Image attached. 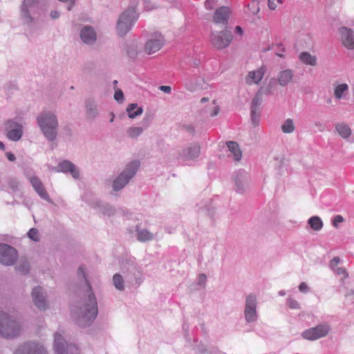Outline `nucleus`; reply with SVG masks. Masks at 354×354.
<instances>
[{"instance_id":"obj_27","label":"nucleus","mask_w":354,"mask_h":354,"mask_svg":"<svg viewBox=\"0 0 354 354\" xmlns=\"http://www.w3.org/2000/svg\"><path fill=\"white\" fill-rule=\"evenodd\" d=\"M265 73V69L263 68H259L257 71H250L249 72L247 77H246V82L249 84H259Z\"/></svg>"},{"instance_id":"obj_28","label":"nucleus","mask_w":354,"mask_h":354,"mask_svg":"<svg viewBox=\"0 0 354 354\" xmlns=\"http://www.w3.org/2000/svg\"><path fill=\"white\" fill-rule=\"evenodd\" d=\"M335 131L343 139H348L352 133L349 126L345 122H338L335 124Z\"/></svg>"},{"instance_id":"obj_25","label":"nucleus","mask_w":354,"mask_h":354,"mask_svg":"<svg viewBox=\"0 0 354 354\" xmlns=\"http://www.w3.org/2000/svg\"><path fill=\"white\" fill-rule=\"evenodd\" d=\"M294 73L291 69H285L279 72L277 81L281 86H287L292 80Z\"/></svg>"},{"instance_id":"obj_13","label":"nucleus","mask_w":354,"mask_h":354,"mask_svg":"<svg viewBox=\"0 0 354 354\" xmlns=\"http://www.w3.org/2000/svg\"><path fill=\"white\" fill-rule=\"evenodd\" d=\"M6 137L12 141H19L23 136V126L14 120H7L3 125Z\"/></svg>"},{"instance_id":"obj_44","label":"nucleus","mask_w":354,"mask_h":354,"mask_svg":"<svg viewBox=\"0 0 354 354\" xmlns=\"http://www.w3.org/2000/svg\"><path fill=\"white\" fill-rule=\"evenodd\" d=\"M127 53L129 57L132 59L136 58L138 54L137 46L134 44L129 46L128 47Z\"/></svg>"},{"instance_id":"obj_33","label":"nucleus","mask_w":354,"mask_h":354,"mask_svg":"<svg viewBox=\"0 0 354 354\" xmlns=\"http://www.w3.org/2000/svg\"><path fill=\"white\" fill-rule=\"evenodd\" d=\"M144 131V127L131 126L127 128L126 135L130 139L137 140Z\"/></svg>"},{"instance_id":"obj_12","label":"nucleus","mask_w":354,"mask_h":354,"mask_svg":"<svg viewBox=\"0 0 354 354\" xmlns=\"http://www.w3.org/2000/svg\"><path fill=\"white\" fill-rule=\"evenodd\" d=\"M120 269L124 274H127L128 277L132 276L136 283H140V278L142 272L140 266L133 260L131 259H123L120 262Z\"/></svg>"},{"instance_id":"obj_56","label":"nucleus","mask_w":354,"mask_h":354,"mask_svg":"<svg viewBox=\"0 0 354 354\" xmlns=\"http://www.w3.org/2000/svg\"><path fill=\"white\" fill-rule=\"evenodd\" d=\"M9 185L12 189H17L19 187V183L15 179H11L9 181Z\"/></svg>"},{"instance_id":"obj_53","label":"nucleus","mask_w":354,"mask_h":354,"mask_svg":"<svg viewBox=\"0 0 354 354\" xmlns=\"http://www.w3.org/2000/svg\"><path fill=\"white\" fill-rule=\"evenodd\" d=\"M299 290L305 293L309 291V287L305 282H301L299 286Z\"/></svg>"},{"instance_id":"obj_47","label":"nucleus","mask_w":354,"mask_h":354,"mask_svg":"<svg viewBox=\"0 0 354 354\" xmlns=\"http://www.w3.org/2000/svg\"><path fill=\"white\" fill-rule=\"evenodd\" d=\"M217 0H206L205 2V7L207 10H213L214 7L217 5Z\"/></svg>"},{"instance_id":"obj_3","label":"nucleus","mask_w":354,"mask_h":354,"mask_svg":"<svg viewBox=\"0 0 354 354\" xmlns=\"http://www.w3.org/2000/svg\"><path fill=\"white\" fill-rule=\"evenodd\" d=\"M37 120L47 140L55 141L58 131V120L55 114L50 111L43 112L38 115Z\"/></svg>"},{"instance_id":"obj_51","label":"nucleus","mask_w":354,"mask_h":354,"mask_svg":"<svg viewBox=\"0 0 354 354\" xmlns=\"http://www.w3.org/2000/svg\"><path fill=\"white\" fill-rule=\"evenodd\" d=\"M335 272L339 275L343 274L344 277H347L348 274L346 272V270L344 268L336 267L335 270H333Z\"/></svg>"},{"instance_id":"obj_4","label":"nucleus","mask_w":354,"mask_h":354,"mask_svg":"<svg viewBox=\"0 0 354 354\" xmlns=\"http://www.w3.org/2000/svg\"><path fill=\"white\" fill-rule=\"evenodd\" d=\"M23 330L20 320L14 315L0 313V335L6 338L18 337Z\"/></svg>"},{"instance_id":"obj_58","label":"nucleus","mask_w":354,"mask_h":354,"mask_svg":"<svg viewBox=\"0 0 354 354\" xmlns=\"http://www.w3.org/2000/svg\"><path fill=\"white\" fill-rule=\"evenodd\" d=\"M200 354H212V352L209 351L205 346H201L199 348Z\"/></svg>"},{"instance_id":"obj_19","label":"nucleus","mask_w":354,"mask_h":354,"mask_svg":"<svg viewBox=\"0 0 354 354\" xmlns=\"http://www.w3.org/2000/svg\"><path fill=\"white\" fill-rule=\"evenodd\" d=\"M232 10L227 6H221L216 9L213 15V21L216 24H221L227 28Z\"/></svg>"},{"instance_id":"obj_14","label":"nucleus","mask_w":354,"mask_h":354,"mask_svg":"<svg viewBox=\"0 0 354 354\" xmlns=\"http://www.w3.org/2000/svg\"><path fill=\"white\" fill-rule=\"evenodd\" d=\"M330 330L329 324L326 323L321 324L306 330L302 333L301 336L306 339L313 341L326 336Z\"/></svg>"},{"instance_id":"obj_60","label":"nucleus","mask_w":354,"mask_h":354,"mask_svg":"<svg viewBox=\"0 0 354 354\" xmlns=\"http://www.w3.org/2000/svg\"><path fill=\"white\" fill-rule=\"evenodd\" d=\"M50 17L53 19H57L59 17V13L57 10H52L50 13Z\"/></svg>"},{"instance_id":"obj_39","label":"nucleus","mask_w":354,"mask_h":354,"mask_svg":"<svg viewBox=\"0 0 354 354\" xmlns=\"http://www.w3.org/2000/svg\"><path fill=\"white\" fill-rule=\"evenodd\" d=\"M308 223L315 231H319L323 227L322 219L317 216L310 217L308 221Z\"/></svg>"},{"instance_id":"obj_48","label":"nucleus","mask_w":354,"mask_h":354,"mask_svg":"<svg viewBox=\"0 0 354 354\" xmlns=\"http://www.w3.org/2000/svg\"><path fill=\"white\" fill-rule=\"evenodd\" d=\"M282 3V0H268V6L271 10H275L277 6Z\"/></svg>"},{"instance_id":"obj_50","label":"nucleus","mask_w":354,"mask_h":354,"mask_svg":"<svg viewBox=\"0 0 354 354\" xmlns=\"http://www.w3.org/2000/svg\"><path fill=\"white\" fill-rule=\"evenodd\" d=\"M207 281V277L205 274H201L198 278V284L205 287Z\"/></svg>"},{"instance_id":"obj_1","label":"nucleus","mask_w":354,"mask_h":354,"mask_svg":"<svg viewBox=\"0 0 354 354\" xmlns=\"http://www.w3.org/2000/svg\"><path fill=\"white\" fill-rule=\"evenodd\" d=\"M77 275L81 288L85 292V296L73 310V316L77 324L81 327H86L90 326L97 315V300L82 267L78 269Z\"/></svg>"},{"instance_id":"obj_29","label":"nucleus","mask_w":354,"mask_h":354,"mask_svg":"<svg viewBox=\"0 0 354 354\" xmlns=\"http://www.w3.org/2000/svg\"><path fill=\"white\" fill-rule=\"evenodd\" d=\"M100 212L104 215L111 216L115 214V209L109 204L103 203L102 202H97L94 206Z\"/></svg>"},{"instance_id":"obj_2","label":"nucleus","mask_w":354,"mask_h":354,"mask_svg":"<svg viewBox=\"0 0 354 354\" xmlns=\"http://www.w3.org/2000/svg\"><path fill=\"white\" fill-rule=\"evenodd\" d=\"M40 0H24L20 6V18L24 24L32 26L44 15Z\"/></svg>"},{"instance_id":"obj_7","label":"nucleus","mask_w":354,"mask_h":354,"mask_svg":"<svg viewBox=\"0 0 354 354\" xmlns=\"http://www.w3.org/2000/svg\"><path fill=\"white\" fill-rule=\"evenodd\" d=\"M257 304V297L254 294L250 293L246 296L244 317L247 323H254L258 319Z\"/></svg>"},{"instance_id":"obj_46","label":"nucleus","mask_w":354,"mask_h":354,"mask_svg":"<svg viewBox=\"0 0 354 354\" xmlns=\"http://www.w3.org/2000/svg\"><path fill=\"white\" fill-rule=\"evenodd\" d=\"M260 112H251V121L254 127L258 126L259 123Z\"/></svg>"},{"instance_id":"obj_26","label":"nucleus","mask_w":354,"mask_h":354,"mask_svg":"<svg viewBox=\"0 0 354 354\" xmlns=\"http://www.w3.org/2000/svg\"><path fill=\"white\" fill-rule=\"evenodd\" d=\"M85 109H86V117L88 119L93 120L99 114L97 104L93 100L88 99L85 102Z\"/></svg>"},{"instance_id":"obj_32","label":"nucleus","mask_w":354,"mask_h":354,"mask_svg":"<svg viewBox=\"0 0 354 354\" xmlns=\"http://www.w3.org/2000/svg\"><path fill=\"white\" fill-rule=\"evenodd\" d=\"M136 234L137 240L141 242L151 241L154 238V235L147 229L138 228Z\"/></svg>"},{"instance_id":"obj_63","label":"nucleus","mask_w":354,"mask_h":354,"mask_svg":"<svg viewBox=\"0 0 354 354\" xmlns=\"http://www.w3.org/2000/svg\"><path fill=\"white\" fill-rule=\"evenodd\" d=\"M218 111H219V107L218 106H216L214 109V111L213 112H212L210 113L211 116H216L218 113Z\"/></svg>"},{"instance_id":"obj_42","label":"nucleus","mask_w":354,"mask_h":354,"mask_svg":"<svg viewBox=\"0 0 354 354\" xmlns=\"http://www.w3.org/2000/svg\"><path fill=\"white\" fill-rule=\"evenodd\" d=\"M28 236L34 241H39L40 239L39 231L36 228H31L28 232Z\"/></svg>"},{"instance_id":"obj_20","label":"nucleus","mask_w":354,"mask_h":354,"mask_svg":"<svg viewBox=\"0 0 354 354\" xmlns=\"http://www.w3.org/2000/svg\"><path fill=\"white\" fill-rule=\"evenodd\" d=\"M55 172L69 173L75 179H79L80 171L71 161L65 160L59 162L57 166L53 169Z\"/></svg>"},{"instance_id":"obj_45","label":"nucleus","mask_w":354,"mask_h":354,"mask_svg":"<svg viewBox=\"0 0 354 354\" xmlns=\"http://www.w3.org/2000/svg\"><path fill=\"white\" fill-rule=\"evenodd\" d=\"M152 115L146 114L142 120V127H144V130L146 129L151 124L152 120Z\"/></svg>"},{"instance_id":"obj_54","label":"nucleus","mask_w":354,"mask_h":354,"mask_svg":"<svg viewBox=\"0 0 354 354\" xmlns=\"http://www.w3.org/2000/svg\"><path fill=\"white\" fill-rule=\"evenodd\" d=\"M183 129L192 135H194L195 133V128L194 126L191 124L184 125Z\"/></svg>"},{"instance_id":"obj_61","label":"nucleus","mask_w":354,"mask_h":354,"mask_svg":"<svg viewBox=\"0 0 354 354\" xmlns=\"http://www.w3.org/2000/svg\"><path fill=\"white\" fill-rule=\"evenodd\" d=\"M6 157L10 161H14L16 159L15 155L11 152H7Z\"/></svg>"},{"instance_id":"obj_37","label":"nucleus","mask_w":354,"mask_h":354,"mask_svg":"<svg viewBox=\"0 0 354 354\" xmlns=\"http://www.w3.org/2000/svg\"><path fill=\"white\" fill-rule=\"evenodd\" d=\"M348 91V85L347 84H341L335 87L334 96L337 100L344 97V95Z\"/></svg>"},{"instance_id":"obj_41","label":"nucleus","mask_w":354,"mask_h":354,"mask_svg":"<svg viewBox=\"0 0 354 354\" xmlns=\"http://www.w3.org/2000/svg\"><path fill=\"white\" fill-rule=\"evenodd\" d=\"M276 84V81L274 78L271 79L266 88H263V95H272L273 93L272 89Z\"/></svg>"},{"instance_id":"obj_17","label":"nucleus","mask_w":354,"mask_h":354,"mask_svg":"<svg viewBox=\"0 0 354 354\" xmlns=\"http://www.w3.org/2000/svg\"><path fill=\"white\" fill-rule=\"evenodd\" d=\"M165 39L163 36L160 33H155L148 39L145 45V52L151 55L158 51L164 45Z\"/></svg>"},{"instance_id":"obj_52","label":"nucleus","mask_w":354,"mask_h":354,"mask_svg":"<svg viewBox=\"0 0 354 354\" xmlns=\"http://www.w3.org/2000/svg\"><path fill=\"white\" fill-rule=\"evenodd\" d=\"M340 259L338 257H335L330 263V266L333 270H335V268L337 267V264L339 263Z\"/></svg>"},{"instance_id":"obj_49","label":"nucleus","mask_w":354,"mask_h":354,"mask_svg":"<svg viewBox=\"0 0 354 354\" xmlns=\"http://www.w3.org/2000/svg\"><path fill=\"white\" fill-rule=\"evenodd\" d=\"M114 99L118 102H122L124 100V94L121 89H117L115 91Z\"/></svg>"},{"instance_id":"obj_18","label":"nucleus","mask_w":354,"mask_h":354,"mask_svg":"<svg viewBox=\"0 0 354 354\" xmlns=\"http://www.w3.org/2000/svg\"><path fill=\"white\" fill-rule=\"evenodd\" d=\"M201 153V147L199 145L191 144L178 151V158L183 161L194 160L196 159Z\"/></svg>"},{"instance_id":"obj_38","label":"nucleus","mask_w":354,"mask_h":354,"mask_svg":"<svg viewBox=\"0 0 354 354\" xmlns=\"http://www.w3.org/2000/svg\"><path fill=\"white\" fill-rule=\"evenodd\" d=\"M113 284L119 291H124L125 289L124 278L120 274L116 273L113 275Z\"/></svg>"},{"instance_id":"obj_31","label":"nucleus","mask_w":354,"mask_h":354,"mask_svg":"<svg viewBox=\"0 0 354 354\" xmlns=\"http://www.w3.org/2000/svg\"><path fill=\"white\" fill-rule=\"evenodd\" d=\"M226 145L229 151L233 154L234 160H240L242 157V152L239 149L238 143L234 141H228Z\"/></svg>"},{"instance_id":"obj_57","label":"nucleus","mask_w":354,"mask_h":354,"mask_svg":"<svg viewBox=\"0 0 354 354\" xmlns=\"http://www.w3.org/2000/svg\"><path fill=\"white\" fill-rule=\"evenodd\" d=\"M314 125L320 132H323L325 129V126L319 121L315 122Z\"/></svg>"},{"instance_id":"obj_5","label":"nucleus","mask_w":354,"mask_h":354,"mask_svg":"<svg viewBox=\"0 0 354 354\" xmlns=\"http://www.w3.org/2000/svg\"><path fill=\"white\" fill-rule=\"evenodd\" d=\"M140 165V161L137 160L128 162L122 171L113 179L112 183L113 192H121L135 177Z\"/></svg>"},{"instance_id":"obj_22","label":"nucleus","mask_w":354,"mask_h":354,"mask_svg":"<svg viewBox=\"0 0 354 354\" xmlns=\"http://www.w3.org/2000/svg\"><path fill=\"white\" fill-rule=\"evenodd\" d=\"M342 44L348 49H354V32L348 28H339Z\"/></svg>"},{"instance_id":"obj_62","label":"nucleus","mask_w":354,"mask_h":354,"mask_svg":"<svg viewBox=\"0 0 354 354\" xmlns=\"http://www.w3.org/2000/svg\"><path fill=\"white\" fill-rule=\"evenodd\" d=\"M201 64V61L198 59H194L192 60V62L191 63V65L194 66V67H197L200 65Z\"/></svg>"},{"instance_id":"obj_10","label":"nucleus","mask_w":354,"mask_h":354,"mask_svg":"<svg viewBox=\"0 0 354 354\" xmlns=\"http://www.w3.org/2000/svg\"><path fill=\"white\" fill-rule=\"evenodd\" d=\"M18 259V252L12 246L6 244H0V263L6 266H10L15 263Z\"/></svg>"},{"instance_id":"obj_16","label":"nucleus","mask_w":354,"mask_h":354,"mask_svg":"<svg viewBox=\"0 0 354 354\" xmlns=\"http://www.w3.org/2000/svg\"><path fill=\"white\" fill-rule=\"evenodd\" d=\"M235 191L241 194L245 192L250 183V177L248 173L243 170L237 171L234 176Z\"/></svg>"},{"instance_id":"obj_11","label":"nucleus","mask_w":354,"mask_h":354,"mask_svg":"<svg viewBox=\"0 0 354 354\" xmlns=\"http://www.w3.org/2000/svg\"><path fill=\"white\" fill-rule=\"evenodd\" d=\"M54 349L56 354H78L79 351L75 345L68 344L59 333L54 335Z\"/></svg>"},{"instance_id":"obj_43","label":"nucleus","mask_w":354,"mask_h":354,"mask_svg":"<svg viewBox=\"0 0 354 354\" xmlns=\"http://www.w3.org/2000/svg\"><path fill=\"white\" fill-rule=\"evenodd\" d=\"M286 305L290 308V309H295V310H298V309H300L301 308V306L299 304V303L292 299V298H288L287 300H286Z\"/></svg>"},{"instance_id":"obj_59","label":"nucleus","mask_w":354,"mask_h":354,"mask_svg":"<svg viewBox=\"0 0 354 354\" xmlns=\"http://www.w3.org/2000/svg\"><path fill=\"white\" fill-rule=\"evenodd\" d=\"M159 89L163 91L165 93H170L171 91V88L169 86H160Z\"/></svg>"},{"instance_id":"obj_24","label":"nucleus","mask_w":354,"mask_h":354,"mask_svg":"<svg viewBox=\"0 0 354 354\" xmlns=\"http://www.w3.org/2000/svg\"><path fill=\"white\" fill-rule=\"evenodd\" d=\"M203 82L204 80L200 77L187 76L183 80V86L187 91L194 92L203 88Z\"/></svg>"},{"instance_id":"obj_21","label":"nucleus","mask_w":354,"mask_h":354,"mask_svg":"<svg viewBox=\"0 0 354 354\" xmlns=\"http://www.w3.org/2000/svg\"><path fill=\"white\" fill-rule=\"evenodd\" d=\"M81 41L88 46L93 45L97 41V32L93 26L85 25L80 31Z\"/></svg>"},{"instance_id":"obj_40","label":"nucleus","mask_w":354,"mask_h":354,"mask_svg":"<svg viewBox=\"0 0 354 354\" xmlns=\"http://www.w3.org/2000/svg\"><path fill=\"white\" fill-rule=\"evenodd\" d=\"M295 129L294 122L290 118L286 120L281 125V130L285 133H291L295 131Z\"/></svg>"},{"instance_id":"obj_35","label":"nucleus","mask_w":354,"mask_h":354,"mask_svg":"<svg viewBox=\"0 0 354 354\" xmlns=\"http://www.w3.org/2000/svg\"><path fill=\"white\" fill-rule=\"evenodd\" d=\"M299 58L301 62L306 65L316 66L317 65V57L310 55L308 52H302L300 53Z\"/></svg>"},{"instance_id":"obj_8","label":"nucleus","mask_w":354,"mask_h":354,"mask_svg":"<svg viewBox=\"0 0 354 354\" xmlns=\"http://www.w3.org/2000/svg\"><path fill=\"white\" fill-rule=\"evenodd\" d=\"M233 36L230 30L225 28L222 31L212 32L211 35V44L217 49H223L227 47Z\"/></svg>"},{"instance_id":"obj_6","label":"nucleus","mask_w":354,"mask_h":354,"mask_svg":"<svg viewBox=\"0 0 354 354\" xmlns=\"http://www.w3.org/2000/svg\"><path fill=\"white\" fill-rule=\"evenodd\" d=\"M138 3V0H133L131 4L120 15L116 27L119 35H125L137 21L139 14L136 7Z\"/></svg>"},{"instance_id":"obj_23","label":"nucleus","mask_w":354,"mask_h":354,"mask_svg":"<svg viewBox=\"0 0 354 354\" xmlns=\"http://www.w3.org/2000/svg\"><path fill=\"white\" fill-rule=\"evenodd\" d=\"M30 182L34 188L35 191L37 193V194L44 200L50 203V198L47 193L42 182L37 176H31L29 178Z\"/></svg>"},{"instance_id":"obj_34","label":"nucleus","mask_w":354,"mask_h":354,"mask_svg":"<svg viewBox=\"0 0 354 354\" xmlns=\"http://www.w3.org/2000/svg\"><path fill=\"white\" fill-rule=\"evenodd\" d=\"M15 269L21 274H28L30 270V262L26 259L21 258L15 267Z\"/></svg>"},{"instance_id":"obj_9","label":"nucleus","mask_w":354,"mask_h":354,"mask_svg":"<svg viewBox=\"0 0 354 354\" xmlns=\"http://www.w3.org/2000/svg\"><path fill=\"white\" fill-rule=\"evenodd\" d=\"M32 300L35 306L41 311H45L49 308L48 295L46 290L40 286L34 287L31 292Z\"/></svg>"},{"instance_id":"obj_55","label":"nucleus","mask_w":354,"mask_h":354,"mask_svg":"<svg viewBox=\"0 0 354 354\" xmlns=\"http://www.w3.org/2000/svg\"><path fill=\"white\" fill-rule=\"evenodd\" d=\"M344 221V218L340 215H337L335 216L333 219V226L337 227L339 223H342Z\"/></svg>"},{"instance_id":"obj_36","label":"nucleus","mask_w":354,"mask_h":354,"mask_svg":"<svg viewBox=\"0 0 354 354\" xmlns=\"http://www.w3.org/2000/svg\"><path fill=\"white\" fill-rule=\"evenodd\" d=\"M127 111L128 113V116L133 119L140 115L143 113V109L142 107H138L136 103H132L128 105Z\"/></svg>"},{"instance_id":"obj_30","label":"nucleus","mask_w":354,"mask_h":354,"mask_svg":"<svg viewBox=\"0 0 354 354\" xmlns=\"http://www.w3.org/2000/svg\"><path fill=\"white\" fill-rule=\"evenodd\" d=\"M263 102V88H261L252 99L251 104V112H260L261 105Z\"/></svg>"},{"instance_id":"obj_15","label":"nucleus","mask_w":354,"mask_h":354,"mask_svg":"<svg viewBox=\"0 0 354 354\" xmlns=\"http://www.w3.org/2000/svg\"><path fill=\"white\" fill-rule=\"evenodd\" d=\"M14 354H48L46 348L36 342H26L19 345Z\"/></svg>"},{"instance_id":"obj_64","label":"nucleus","mask_w":354,"mask_h":354,"mask_svg":"<svg viewBox=\"0 0 354 354\" xmlns=\"http://www.w3.org/2000/svg\"><path fill=\"white\" fill-rule=\"evenodd\" d=\"M235 32H236V33L239 34V35H242L243 32V29L241 28V27L239 26H236Z\"/></svg>"}]
</instances>
